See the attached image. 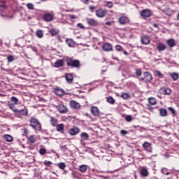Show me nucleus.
Instances as JSON below:
<instances>
[{"instance_id": "f8f14e48", "label": "nucleus", "mask_w": 179, "mask_h": 179, "mask_svg": "<svg viewBox=\"0 0 179 179\" xmlns=\"http://www.w3.org/2000/svg\"><path fill=\"white\" fill-rule=\"evenodd\" d=\"M140 174L142 176V177H148V176H149V171H148V169H146L145 166L141 167Z\"/></svg>"}, {"instance_id": "864d4df0", "label": "nucleus", "mask_w": 179, "mask_h": 179, "mask_svg": "<svg viewBox=\"0 0 179 179\" xmlns=\"http://www.w3.org/2000/svg\"><path fill=\"white\" fill-rule=\"evenodd\" d=\"M113 2H111V1H108L107 2V6L108 7V8H113Z\"/></svg>"}, {"instance_id": "49530a36", "label": "nucleus", "mask_w": 179, "mask_h": 179, "mask_svg": "<svg viewBox=\"0 0 179 179\" xmlns=\"http://www.w3.org/2000/svg\"><path fill=\"white\" fill-rule=\"evenodd\" d=\"M115 48L116 51H122V47H121V45H117Z\"/></svg>"}, {"instance_id": "13d9d810", "label": "nucleus", "mask_w": 179, "mask_h": 179, "mask_svg": "<svg viewBox=\"0 0 179 179\" xmlns=\"http://www.w3.org/2000/svg\"><path fill=\"white\" fill-rule=\"evenodd\" d=\"M90 9L91 10H94V6H90Z\"/></svg>"}, {"instance_id": "393cba45", "label": "nucleus", "mask_w": 179, "mask_h": 179, "mask_svg": "<svg viewBox=\"0 0 179 179\" xmlns=\"http://www.w3.org/2000/svg\"><path fill=\"white\" fill-rule=\"evenodd\" d=\"M27 113H28L27 109H26V108L20 110L17 117H20V115H22V116L27 115Z\"/></svg>"}, {"instance_id": "ddd939ff", "label": "nucleus", "mask_w": 179, "mask_h": 179, "mask_svg": "<svg viewBox=\"0 0 179 179\" xmlns=\"http://www.w3.org/2000/svg\"><path fill=\"white\" fill-rule=\"evenodd\" d=\"M87 23L90 24V26H94V27L99 26V22L92 18H87Z\"/></svg>"}, {"instance_id": "dca6fc26", "label": "nucleus", "mask_w": 179, "mask_h": 179, "mask_svg": "<svg viewBox=\"0 0 179 179\" xmlns=\"http://www.w3.org/2000/svg\"><path fill=\"white\" fill-rule=\"evenodd\" d=\"M79 131L80 129H78V127H74L69 130V134L72 136L78 135V134H79Z\"/></svg>"}, {"instance_id": "0eeeda50", "label": "nucleus", "mask_w": 179, "mask_h": 179, "mask_svg": "<svg viewBox=\"0 0 179 179\" xmlns=\"http://www.w3.org/2000/svg\"><path fill=\"white\" fill-rule=\"evenodd\" d=\"M118 22L120 24H127V23H129V19L127 17L122 16L119 17Z\"/></svg>"}, {"instance_id": "f257e3e1", "label": "nucleus", "mask_w": 179, "mask_h": 179, "mask_svg": "<svg viewBox=\"0 0 179 179\" xmlns=\"http://www.w3.org/2000/svg\"><path fill=\"white\" fill-rule=\"evenodd\" d=\"M66 64L68 66H71V68H80V62L78 59L68 58L66 59Z\"/></svg>"}, {"instance_id": "603ef678", "label": "nucleus", "mask_w": 179, "mask_h": 179, "mask_svg": "<svg viewBox=\"0 0 179 179\" xmlns=\"http://www.w3.org/2000/svg\"><path fill=\"white\" fill-rule=\"evenodd\" d=\"M44 164L45 166H50V164H52V162H51L50 161H45Z\"/></svg>"}, {"instance_id": "9b49d317", "label": "nucleus", "mask_w": 179, "mask_h": 179, "mask_svg": "<svg viewBox=\"0 0 179 179\" xmlns=\"http://www.w3.org/2000/svg\"><path fill=\"white\" fill-rule=\"evenodd\" d=\"M143 75L144 77L141 79V80H144V82H150V80H152V75L149 73V72H145Z\"/></svg>"}, {"instance_id": "0e129e2a", "label": "nucleus", "mask_w": 179, "mask_h": 179, "mask_svg": "<svg viewBox=\"0 0 179 179\" xmlns=\"http://www.w3.org/2000/svg\"><path fill=\"white\" fill-rule=\"evenodd\" d=\"M24 132H26V131H27L26 129H24Z\"/></svg>"}, {"instance_id": "6ab92c4d", "label": "nucleus", "mask_w": 179, "mask_h": 179, "mask_svg": "<svg viewBox=\"0 0 179 179\" xmlns=\"http://www.w3.org/2000/svg\"><path fill=\"white\" fill-rule=\"evenodd\" d=\"M80 142L81 143L83 142V141H87V139H89V134L86 132H83L80 134Z\"/></svg>"}, {"instance_id": "bb28decb", "label": "nucleus", "mask_w": 179, "mask_h": 179, "mask_svg": "<svg viewBox=\"0 0 179 179\" xmlns=\"http://www.w3.org/2000/svg\"><path fill=\"white\" fill-rule=\"evenodd\" d=\"M64 127L65 126L64 125V124H60L56 125L57 131L58 132H62V131H64Z\"/></svg>"}, {"instance_id": "052dcab7", "label": "nucleus", "mask_w": 179, "mask_h": 179, "mask_svg": "<svg viewBox=\"0 0 179 179\" xmlns=\"http://www.w3.org/2000/svg\"><path fill=\"white\" fill-rule=\"evenodd\" d=\"M123 52H124V55H128V52H127L126 50H124Z\"/></svg>"}, {"instance_id": "79ce46f5", "label": "nucleus", "mask_w": 179, "mask_h": 179, "mask_svg": "<svg viewBox=\"0 0 179 179\" xmlns=\"http://www.w3.org/2000/svg\"><path fill=\"white\" fill-rule=\"evenodd\" d=\"M11 101H13V103H14V104H17V101H19V99H17V98H16L15 96H12Z\"/></svg>"}, {"instance_id": "5fc2aeb1", "label": "nucleus", "mask_w": 179, "mask_h": 179, "mask_svg": "<svg viewBox=\"0 0 179 179\" xmlns=\"http://www.w3.org/2000/svg\"><path fill=\"white\" fill-rule=\"evenodd\" d=\"M120 133L122 134V135H127V134H128V131H125V130H122L120 131Z\"/></svg>"}, {"instance_id": "a878e982", "label": "nucleus", "mask_w": 179, "mask_h": 179, "mask_svg": "<svg viewBox=\"0 0 179 179\" xmlns=\"http://www.w3.org/2000/svg\"><path fill=\"white\" fill-rule=\"evenodd\" d=\"M50 122L52 127H56L57 124H58V120L53 117H50Z\"/></svg>"}, {"instance_id": "473e14b6", "label": "nucleus", "mask_w": 179, "mask_h": 179, "mask_svg": "<svg viewBox=\"0 0 179 179\" xmlns=\"http://www.w3.org/2000/svg\"><path fill=\"white\" fill-rule=\"evenodd\" d=\"M148 102L150 104H151V106H155L156 105L157 101L156 99L151 97L148 99Z\"/></svg>"}, {"instance_id": "e433bc0d", "label": "nucleus", "mask_w": 179, "mask_h": 179, "mask_svg": "<svg viewBox=\"0 0 179 179\" xmlns=\"http://www.w3.org/2000/svg\"><path fill=\"white\" fill-rule=\"evenodd\" d=\"M125 120L127 122H131V121H132L134 118H132V116H131V115H128L125 117Z\"/></svg>"}, {"instance_id": "c03bdc74", "label": "nucleus", "mask_w": 179, "mask_h": 179, "mask_svg": "<svg viewBox=\"0 0 179 179\" xmlns=\"http://www.w3.org/2000/svg\"><path fill=\"white\" fill-rule=\"evenodd\" d=\"M155 75H157V76H159V78H163L164 76L162 72H160L159 71H156Z\"/></svg>"}, {"instance_id": "c85d7f7f", "label": "nucleus", "mask_w": 179, "mask_h": 179, "mask_svg": "<svg viewBox=\"0 0 179 179\" xmlns=\"http://www.w3.org/2000/svg\"><path fill=\"white\" fill-rule=\"evenodd\" d=\"M4 139L6 142H12L13 141V137L9 134L4 135Z\"/></svg>"}, {"instance_id": "b1692460", "label": "nucleus", "mask_w": 179, "mask_h": 179, "mask_svg": "<svg viewBox=\"0 0 179 179\" xmlns=\"http://www.w3.org/2000/svg\"><path fill=\"white\" fill-rule=\"evenodd\" d=\"M79 171H80V173H86V171H87V165L80 166Z\"/></svg>"}, {"instance_id": "680f3d73", "label": "nucleus", "mask_w": 179, "mask_h": 179, "mask_svg": "<svg viewBox=\"0 0 179 179\" xmlns=\"http://www.w3.org/2000/svg\"><path fill=\"white\" fill-rule=\"evenodd\" d=\"M154 27H158L157 24H153Z\"/></svg>"}, {"instance_id": "4d7b16f0", "label": "nucleus", "mask_w": 179, "mask_h": 179, "mask_svg": "<svg viewBox=\"0 0 179 179\" xmlns=\"http://www.w3.org/2000/svg\"><path fill=\"white\" fill-rule=\"evenodd\" d=\"M106 26H111V22L108 21L106 22Z\"/></svg>"}, {"instance_id": "423d86ee", "label": "nucleus", "mask_w": 179, "mask_h": 179, "mask_svg": "<svg viewBox=\"0 0 179 179\" xmlns=\"http://www.w3.org/2000/svg\"><path fill=\"white\" fill-rule=\"evenodd\" d=\"M141 15L144 19H146V17H150V16L152 15V12L149 9H145L141 11Z\"/></svg>"}, {"instance_id": "4c0bfd02", "label": "nucleus", "mask_w": 179, "mask_h": 179, "mask_svg": "<svg viewBox=\"0 0 179 179\" xmlns=\"http://www.w3.org/2000/svg\"><path fill=\"white\" fill-rule=\"evenodd\" d=\"M7 61L8 62H13L15 61V57H13V55H9L8 57H7Z\"/></svg>"}, {"instance_id": "20e7f679", "label": "nucleus", "mask_w": 179, "mask_h": 179, "mask_svg": "<svg viewBox=\"0 0 179 179\" xmlns=\"http://www.w3.org/2000/svg\"><path fill=\"white\" fill-rule=\"evenodd\" d=\"M56 108H57L59 113H60V114H65L66 113H68V108H66V106H65V105L63 104H60L57 106H56Z\"/></svg>"}, {"instance_id": "a18cd8bd", "label": "nucleus", "mask_w": 179, "mask_h": 179, "mask_svg": "<svg viewBox=\"0 0 179 179\" xmlns=\"http://www.w3.org/2000/svg\"><path fill=\"white\" fill-rule=\"evenodd\" d=\"M46 152H47V150H45V148H41L39 150L40 155H45Z\"/></svg>"}, {"instance_id": "aec40b11", "label": "nucleus", "mask_w": 179, "mask_h": 179, "mask_svg": "<svg viewBox=\"0 0 179 179\" xmlns=\"http://www.w3.org/2000/svg\"><path fill=\"white\" fill-rule=\"evenodd\" d=\"M157 48L158 51H164V50H166L167 46H166V45H164V43H159L157 44Z\"/></svg>"}, {"instance_id": "ea45409f", "label": "nucleus", "mask_w": 179, "mask_h": 179, "mask_svg": "<svg viewBox=\"0 0 179 179\" xmlns=\"http://www.w3.org/2000/svg\"><path fill=\"white\" fill-rule=\"evenodd\" d=\"M27 8H28V9H31V10H33V9H34V5H33V3H28L27 4Z\"/></svg>"}, {"instance_id": "09e8293b", "label": "nucleus", "mask_w": 179, "mask_h": 179, "mask_svg": "<svg viewBox=\"0 0 179 179\" xmlns=\"http://www.w3.org/2000/svg\"><path fill=\"white\" fill-rule=\"evenodd\" d=\"M0 6L1 8H5L6 6L5 0H0Z\"/></svg>"}, {"instance_id": "f704fd0d", "label": "nucleus", "mask_w": 179, "mask_h": 179, "mask_svg": "<svg viewBox=\"0 0 179 179\" xmlns=\"http://www.w3.org/2000/svg\"><path fill=\"white\" fill-rule=\"evenodd\" d=\"M108 103H110V104H114L115 103V99L113 98V96H109L107 98Z\"/></svg>"}, {"instance_id": "39448f33", "label": "nucleus", "mask_w": 179, "mask_h": 179, "mask_svg": "<svg viewBox=\"0 0 179 179\" xmlns=\"http://www.w3.org/2000/svg\"><path fill=\"white\" fill-rule=\"evenodd\" d=\"M43 19L45 22H51L54 19V13H47L43 15Z\"/></svg>"}, {"instance_id": "f3484780", "label": "nucleus", "mask_w": 179, "mask_h": 179, "mask_svg": "<svg viewBox=\"0 0 179 179\" xmlns=\"http://www.w3.org/2000/svg\"><path fill=\"white\" fill-rule=\"evenodd\" d=\"M91 113L95 117H97V115H99V114H100V112L99 111V108L96 107V106H92L91 108Z\"/></svg>"}, {"instance_id": "1a4fd4ad", "label": "nucleus", "mask_w": 179, "mask_h": 179, "mask_svg": "<svg viewBox=\"0 0 179 179\" xmlns=\"http://www.w3.org/2000/svg\"><path fill=\"white\" fill-rule=\"evenodd\" d=\"M96 15L97 17H104L107 15V11L103 9H99L96 11Z\"/></svg>"}, {"instance_id": "8fccbe9b", "label": "nucleus", "mask_w": 179, "mask_h": 179, "mask_svg": "<svg viewBox=\"0 0 179 179\" xmlns=\"http://www.w3.org/2000/svg\"><path fill=\"white\" fill-rule=\"evenodd\" d=\"M136 75L137 76H141V75H142V71H141V69H137L136 71Z\"/></svg>"}, {"instance_id": "de8ad7c7", "label": "nucleus", "mask_w": 179, "mask_h": 179, "mask_svg": "<svg viewBox=\"0 0 179 179\" xmlns=\"http://www.w3.org/2000/svg\"><path fill=\"white\" fill-rule=\"evenodd\" d=\"M168 109L171 113V114H173V115L176 114V110H174V108H173L172 107H169L168 108Z\"/></svg>"}, {"instance_id": "9d476101", "label": "nucleus", "mask_w": 179, "mask_h": 179, "mask_svg": "<svg viewBox=\"0 0 179 179\" xmlns=\"http://www.w3.org/2000/svg\"><path fill=\"white\" fill-rule=\"evenodd\" d=\"M141 43L145 45H148V44H150V39L149 38V36L145 35L141 36Z\"/></svg>"}, {"instance_id": "6e6d98bb", "label": "nucleus", "mask_w": 179, "mask_h": 179, "mask_svg": "<svg viewBox=\"0 0 179 179\" xmlns=\"http://www.w3.org/2000/svg\"><path fill=\"white\" fill-rule=\"evenodd\" d=\"M13 111H14V113H17V115H19V112L20 111V110H19V109H14Z\"/></svg>"}, {"instance_id": "cd10ccee", "label": "nucleus", "mask_w": 179, "mask_h": 179, "mask_svg": "<svg viewBox=\"0 0 179 179\" xmlns=\"http://www.w3.org/2000/svg\"><path fill=\"white\" fill-rule=\"evenodd\" d=\"M66 44H68L69 47H75V41L72 39H67L66 41Z\"/></svg>"}, {"instance_id": "3c124183", "label": "nucleus", "mask_w": 179, "mask_h": 179, "mask_svg": "<svg viewBox=\"0 0 179 179\" xmlns=\"http://www.w3.org/2000/svg\"><path fill=\"white\" fill-rule=\"evenodd\" d=\"M69 17H70V19H71V20H73L75 19H78V17L76 15H69Z\"/></svg>"}, {"instance_id": "7ed1b4c3", "label": "nucleus", "mask_w": 179, "mask_h": 179, "mask_svg": "<svg viewBox=\"0 0 179 179\" xmlns=\"http://www.w3.org/2000/svg\"><path fill=\"white\" fill-rule=\"evenodd\" d=\"M144 150L148 152L149 153H152L153 148H152V143L145 141L142 145Z\"/></svg>"}, {"instance_id": "2eb2a0df", "label": "nucleus", "mask_w": 179, "mask_h": 179, "mask_svg": "<svg viewBox=\"0 0 179 179\" xmlns=\"http://www.w3.org/2000/svg\"><path fill=\"white\" fill-rule=\"evenodd\" d=\"M55 93L57 96H64V94H65V91L63 89L57 87L55 89Z\"/></svg>"}, {"instance_id": "58836bf2", "label": "nucleus", "mask_w": 179, "mask_h": 179, "mask_svg": "<svg viewBox=\"0 0 179 179\" xmlns=\"http://www.w3.org/2000/svg\"><path fill=\"white\" fill-rule=\"evenodd\" d=\"M121 97L124 100H127V99H129V94L127 93H123L122 94Z\"/></svg>"}, {"instance_id": "bf43d9fd", "label": "nucleus", "mask_w": 179, "mask_h": 179, "mask_svg": "<svg viewBox=\"0 0 179 179\" xmlns=\"http://www.w3.org/2000/svg\"><path fill=\"white\" fill-rule=\"evenodd\" d=\"M82 2H84V3H86V2H88L89 0H81Z\"/></svg>"}, {"instance_id": "412c9836", "label": "nucleus", "mask_w": 179, "mask_h": 179, "mask_svg": "<svg viewBox=\"0 0 179 179\" xmlns=\"http://www.w3.org/2000/svg\"><path fill=\"white\" fill-rule=\"evenodd\" d=\"M64 65V60L62 59H57L55 62V68H61Z\"/></svg>"}, {"instance_id": "2f4dec72", "label": "nucleus", "mask_w": 179, "mask_h": 179, "mask_svg": "<svg viewBox=\"0 0 179 179\" xmlns=\"http://www.w3.org/2000/svg\"><path fill=\"white\" fill-rule=\"evenodd\" d=\"M171 78H172L173 80H178V73H172L170 74Z\"/></svg>"}, {"instance_id": "a19ab883", "label": "nucleus", "mask_w": 179, "mask_h": 179, "mask_svg": "<svg viewBox=\"0 0 179 179\" xmlns=\"http://www.w3.org/2000/svg\"><path fill=\"white\" fill-rule=\"evenodd\" d=\"M77 27H78V29H81V30H85V29H86L85 25H83L82 23L77 24Z\"/></svg>"}, {"instance_id": "72a5a7b5", "label": "nucleus", "mask_w": 179, "mask_h": 179, "mask_svg": "<svg viewBox=\"0 0 179 179\" xmlns=\"http://www.w3.org/2000/svg\"><path fill=\"white\" fill-rule=\"evenodd\" d=\"M49 33H50L52 36H57V34H58V30L55 29H51L49 30Z\"/></svg>"}, {"instance_id": "f03ea898", "label": "nucleus", "mask_w": 179, "mask_h": 179, "mask_svg": "<svg viewBox=\"0 0 179 179\" xmlns=\"http://www.w3.org/2000/svg\"><path fill=\"white\" fill-rule=\"evenodd\" d=\"M30 125L35 129V131H41V124L36 118H31L30 120Z\"/></svg>"}, {"instance_id": "c756f323", "label": "nucleus", "mask_w": 179, "mask_h": 179, "mask_svg": "<svg viewBox=\"0 0 179 179\" xmlns=\"http://www.w3.org/2000/svg\"><path fill=\"white\" fill-rule=\"evenodd\" d=\"M36 36L38 37V38H43V36H44V33L43 32V30L38 29L36 31Z\"/></svg>"}, {"instance_id": "a211bd4d", "label": "nucleus", "mask_w": 179, "mask_h": 179, "mask_svg": "<svg viewBox=\"0 0 179 179\" xmlns=\"http://www.w3.org/2000/svg\"><path fill=\"white\" fill-rule=\"evenodd\" d=\"M65 78L68 83H72V82H73V76H72V74L66 73Z\"/></svg>"}, {"instance_id": "4be33fe9", "label": "nucleus", "mask_w": 179, "mask_h": 179, "mask_svg": "<svg viewBox=\"0 0 179 179\" xmlns=\"http://www.w3.org/2000/svg\"><path fill=\"white\" fill-rule=\"evenodd\" d=\"M166 43L169 47H176V41L173 38L169 39Z\"/></svg>"}, {"instance_id": "c9c22d12", "label": "nucleus", "mask_w": 179, "mask_h": 179, "mask_svg": "<svg viewBox=\"0 0 179 179\" xmlns=\"http://www.w3.org/2000/svg\"><path fill=\"white\" fill-rule=\"evenodd\" d=\"M58 167H59V169H61V170H64L65 168L66 167V165L65 163H64V162H59V163L58 164Z\"/></svg>"}, {"instance_id": "e2e57ef3", "label": "nucleus", "mask_w": 179, "mask_h": 179, "mask_svg": "<svg viewBox=\"0 0 179 179\" xmlns=\"http://www.w3.org/2000/svg\"><path fill=\"white\" fill-rule=\"evenodd\" d=\"M170 175V172H168L166 173V176H169Z\"/></svg>"}, {"instance_id": "4468645a", "label": "nucleus", "mask_w": 179, "mask_h": 179, "mask_svg": "<svg viewBox=\"0 0 179 179\" xmlns=\"http://www.w3.org/2000/svg\"><path fill=\"white\" fill-rule=\"evenodd\" d=\"M70 106L73 108H75V110H78V108H80V104L79 103H78L77 101H73V100L70 101Z\"/></svg>"}, {"instance_id": "37998d69", "label": "nucleus", "mask_w": 179, "mask_h": 179, "mask_svg": "<svg viewBox=\"0 0 179 179\" xmlns=\"http://www.w3.org/2000/svg\"><path fill=\"white\" fill-rule=\"evenodd\" d=\"M165 94H171V89L170 88H166L164 90Z\"/></svg>"}, {"instance_id": "7c9ffc66", "label": "nucleus", "mask_w": 179, "mask_h": 179, "mask_svg": "<svg viewBox=\"0 0 179 179\" xmlns=\"http://www.w3.org/2000/svg\"><path fill=\"white\" fill-rule=\"evenodd\" d=\"M36 137L33 135L29 136L28 137V142H29V143H34L36 142Z\"/></svg>"}, {"instance_id": "6e6552de", "label": "nucleus", "mask_w": 179, "mask_h": 179, "mask_svg": "<svg viewBox=\"0 0 179 179\" xmlns=\"http://www.w3.org/2000/svg\"><path fill=\"white\" fill-rule=\"evenodd\" d=\"M102 48L103 50V51H113V45H111L109 43H106L102 45Z\"/></svg>"}, {"instance_id": "5701e85b", "label": "nucleus", "mask_w": 179, "mask_h": 179, "mask_svg": "<svg viewBox=\"0 0 179 179\" xmlns=\"http://www.w3.org/2000/svg\"><path fill=\"white\" fill-rule=\"evenodd\" d=\"M159 115L161 117H167V110L165 108L159 109Z\"/></svg>"}]
</instances>
